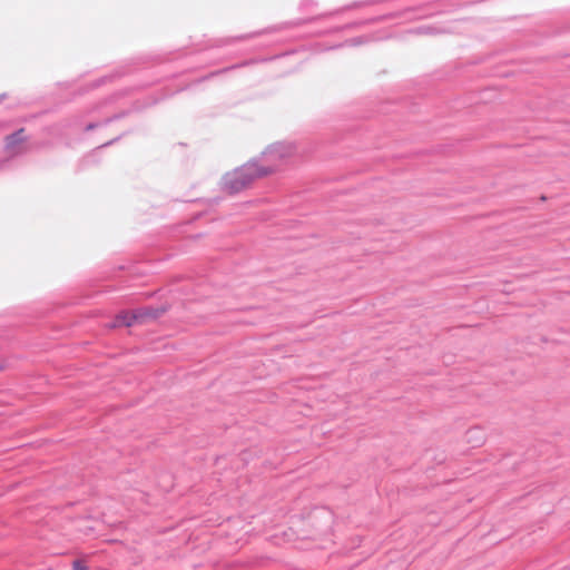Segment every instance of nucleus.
<instances>
[{
  "instance_id": "1",
  "label": "nucleus",
  "mask_w": 570,
  "mask_h": 570,
  "mask_svg": "<svg viewBox=\"0 0 570 570\" xmlns=\"http://www.w3.org/2000/svg\"><path fill=\"white\" fill-rule=\"evenodd\" d=\"M277 171V165L267 160L264 155L263 161H252L239 169L229 173L225 177V186L232 191H238L252 184L255 179L271 176Z\"/></svg>"
},
{
  "instance_id": "3",
  "label": "nucleus",
  "mask_w": 570,
  "mask_h": 570,
  "mask_svg": "<svg viewBox=\"0 0 570 570\" xmlns=\"http://www.w3.org/2000/svg\"><path fill=\"white\" fill-rule=\"evenodd\" d=\"M295 155L296 148L292 144H278L265 153L267 160L277 165V170L282 164L291 160Z\"/></svg>"
},
{
  "instance_id": "5",
  "label": "nucleus",
  "mask_w": 570,
  "mask_h": 570,
  "mask_svg": "<svg viewBox=\"0 0 570 570\" xmlns=\"http://www.w3.org/2000/svg\"><path fill=\"white\" fill-rule=\"evenodd\" d=\"M466 439L469 443H475L476 445H481L484 442L483 435L476 429L469 430L466 433Z\"/></svg>"
},
{
  "instance_id": "2",
  "label": "nucleus",
  "mask_w": 570,
  "mask_h": 570,
  "mask_svg": "<svg viewBox=\"0 0 570 570\" xmlns=\"http://www.w3.org/2000/svg\"><path fill=\"white\" fill-rule=\"evenodd\" d=\"M164 313V309L140 308L132 312H121L118 314L114 322L108 324V328H117L121 326H131L136 323H144L149 320H155Z\"/></svg>"
},
{
  "instance_id": "4",
  "label": "nucleus",
  "mask_w": 570,
  "mask_h": 570,
  "mask_svg": "<svg viewBox=\"0 0 570 570\" xmlns=\"http://www.w3.org/2000/svg\"><path fill=\"white\" fill-rule=\"evenodd\" d=\"M28 137L26 130L20 128L16 132L8 135L4 139V149L8 155L17 156L27 150Z\"/></svg>"
},
{
  "instance_id": "6",
  "label": "nucleus",
  "mask_w": 570,
  "mask_h": 570,
  "mask_svg": "<svg viewBox=\"0 0 570 570\" xmlns=\"http://www.w3.org/2000/svg\"><path fill=\"white\" fill-rule=\"evenodd\" d=\"M72 569L73 570H88V567L85 561L82 560H75L72 562Z\"/></svg>"
}]
</instances>
